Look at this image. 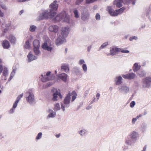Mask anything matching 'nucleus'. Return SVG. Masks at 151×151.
Listing matches in <instances>:
<instances>
[{"mask_svg": "<svg viewBox=\"0 0 151 151\" xmlns=\"http://www.w3.org/2000/svg\"><path fill=\"white\" fill-rule=\"evenodd\" d=\"M0 6L4 9H6V8L5 5L4 4L3 2L0 1Z\"/></svg>", "mask_w": 151, "mask_h": 151, "instance_id": "3c124183", "label": "nucleus"}, {"mask_svg": "<svg viewBox=\"0 0 151 151\" xmlns=\"http://www.w3.org/2000/svg\"><path fill=\"white\" fill-rule=\"evenodd\" d=\"M24 12V11L23 10H21L19 12V14L21 15Z\"/></svg>", "mask_w": 151, "mask_h": 151, "instance_id": "774afa93", "label": "nucleus"}, {"mask_svg": "<svg viewBox=\"0 0 151 151\" xmlns=\"http://www.w3.org/2000/svg\"><path fill=\"white\" fill-rule=\"evenodd\" d=\"M63 12L60 14L57 15L55 18L54 20L56 21H59L62 20L63 19Z\"/></svg>", "mask_w": 151, "mask_h": 151, "instance_id": "5701e85b", "label": "nucleus"}, {"mask_svg": "<svg viewBox=\"0 0 151 151\" xmlns=\"http://www.w3.org/2000/svg\"><path fill=\"white\" fill-rule=\"evenodd\" d=\"M71 94L72 95L71 101L73 102L74 101L76 98L77 94L75 91H73L72 92Z\"/></svg>", "mask_w": 151, "mask_h": 151, "instance_id": "7c9ffc66", "label": "nucleus"}, {"mask_svg": "<svg viewBox=\"0 0 151 151\" xmlns=\"http://www.w3.org/2000/svg\"><path fill=\"white\" fill-rule=\"evenodd\" d=\"M42 132H39L37 135L36 137V139L37 140H39L42 138Z\"/></svg>", "mask_w": 151, "mask_h": 151, "instance_id": "49530a36", "label": "nucleus"}, {"mask_svg": "<svg viewBox=\"0 0 151 151\" xmlns=\"http://www.w3.org/2000/svg\"><path fill=\"white\" fill-rule=\"evenodd\" d=\"M108 42H106L103 43L100 47L99 49H101L105 47H106L108 45Z\"/></svg>", "mask_w": 151, "mask_h": 151, "instance_id": "864d4df0", "label": "nucleus"}, {"mask_svg": "<svg viewBox=\"0 0 151 151\" xmlns=\"http://www.w3.org/2000/svg\"><path fill=\"white\" fill-rule=\"evenodd\" d=\"M80 7L81 9L82 10L81 12V19L83 21H86L89 18V16L88 9L87 8L84 6H81Z\"/></svg>", "mask_w": 151, "mask_h": 151, "instance_id": "f03ea898", "label": "nucleus"}, {"mask_svg": "<svg viewBox=\"0 0 151 151\" xmlns=\"http://www.w3.org/2000/svg\"><path fill=\"white\" fill-rule=\"evenodd\" d=\"M82 67L83 71L85 73L87 71V69L86 65V64L83 65H82Z\"/></svg>", "mask_w": 151, "mask_h": 151, "instance_id": "37998d69", "label": "nucleus"}, {"mask_svg": "<svg viewBox=\"0 0 151 151\" xmlns=\"http://www.w3.org/2000/svg\"><path fill=\"white\" fill-rule=\"evenodd\" d=\"M57 2L56 1H54L50 6V10H51V13L52 12H54L53 11H56L57 10L58 4H57Z\"/></svg>", "mask_w": 151, "mask_h": 151, "instance_id": "9b49d317", "label": "nucleus"}, {"mask_svg": "<svg viewBox=\"0 0 151 151\" xmlns=\"http://www.w3.org/2000/svg\"><path fill=\"white\" fill-rule=\"evenodd\" d=\"M60 109V106L59 103H56L54 105V110L55 111H58Z\"/></svg>", "mask_w": 151, "mask_h": 151, "instance_id": "c9c22d12", "label": "nucleus"}, {"mask_svg": "<svg viewBox=\"0 0 151 151\" xmlns=\"http://www.w3.org/2000/svg\"><path fill=\"white\" fill-rule=\"evenodd\" d=\"M52 91L54 93L53 94V97L52 99V100L55 101L57 100V98L58 96L61 97V95L60 92L57 91L55 88L53 89Z\"/></svg>", "mask_w": 151, "mask_h": 151, "instance_id": "9d476101", "label": "nucleus"}, {"mask_svg": "<svg viewBox=\"0 0 151 151\" xmlns=\"http://www.w3.org/2000/svg\"><path fill=\"white\" fill-rule=\"evenodd\" d=\"M135 75L132 73H130L129 74V79H134L135 77Z\"/></svg>", "mask_w": 151, "mask_h": 151, "instance_id": "58836bf2", "label": "nucleus"}, {"mask_svg": "<svg viewBox=\"0 0 151 151\" xmlns=\"http://www.w3.org/2000/svg\"><path fill=\"white\" fill-rule=\"evenodd\" d=\"M110 54H107V55H114L120 51V49L115 47H112L110 48Z\"/></svg>", "mask_w": 151, "mask_h": 151, "instance_id": "1a4fd4ad", "label": "nucleus"}, {"mask_svg": "<svg viewBox=\"0 0 151 151\" xmlns=\"http://www.w3.org/2000/svg\"><path fill=\"white\" fill-rule=\"evenodd\" d=\"M24 47L26 49H29L30 48V46L29 42L28 41H27Z\"/></svg>", "mask_w": 151, "mask_h": 151, "instance_id": "a19ab883", "label": "nucleus"}, {"mask_svg": "<svg viewBox=\"0 0 151 151\" xmlns=\"http://www.w3.org/2000/svg\"><path fill=\"white\" fill-rule=\"evenodd\" d=\"M39 47L34 48L33 50L35 55H38L40 53V52L39 49Z\"/></svg>", "mask_w": 151, "mask_h": 151, "instance_id": "72a5a7b5", "label": "nucleus"}, {"mask_svg": "<svg viewBox=\"0 0 151 151\" xmlns=\"http://www.w3.org/2000/svg\"><path fill=\"white\" fill-rule=\"evenodd\" d=\"M120 92L124 94H127L129 92V88L125 85H122L118 87Z\"/></svg>", "mask_w": 151, "mask_h": 151, "instance_id": "0eeeda50", "label": "nucleus"}, {"mask_svg": "<svg viewBox=\"0 0 151 151\" xmlns=\"http://www.w3.org/2000/svg\"><path fill=\"white\" fill-rule=\"evenodd\" d=\"M17 104L14 103L12 108L9 111V113L11 114L13 113L15 109L17 107Z\"/></svg>", "mask_w": 151, "mask_h": 151, "instance_id": "473e14b6", "label": "nucleus"}, {"mask_svg": "<svg viewBox=\"0 0 151 151\" xmlns=\"http://www.w3.org/2000/svg\"><path fill=\"white\" fill-rule=\"evenodd\" d=\"M87 132L86 130L85 129L81 130L78 132V133L81 136H83Z\"/></svg>", "mask_w": 151, "mask_h": 151, "instance_id": "ea45409f", "label": "nucleus"}, {"mask_svg": "<svg viewBox=\"0 0 151 151\" xmlns=\"http://www.w3.org/2000/svg\"><path fill=\"white\" fill-rule=\"evenodd\" d=\"M3 74L5 77L8 75V70L6 68H4Z\"/></svg>", "mask_w": 151, "mask_h": 151, "instance_id": "79ce46f5", "label": "nucleus"}, {"mask_svg": "<svg viewBox=\"0 0 151 151\" xmlns=\"http://www.w3.org/2000/svg\"><path fill=\"white\" fill-rule=\"evenodd\" d=\"M69 32L68 27H62L61 30V33L55 41V43L57 45H59L65 43L66 41V38L67 37Z\"/></svg>", "mask_w": 151, "mask_h": 151, "instance_id": "f257e3e1", "label": "nucleus"}, {"mask_svg": "<svg viewBox=\"0 0 151 151\" xmlns=\"http://www.w3.org/2000/svg\"><path fill=\"white\" fill-rule=\"evenodd\" d=\"M61 70L66 73L69 72V68L68 64H64L61 66Z\"/></svg>", "mask_w": 151, "mask_h": 151, "instance_id": "aec40b11", "label": "nucleus"}, {"mask_svg": "<svg viewBox=\"0 0 151 151\" xmlns=\"http://www.w3.org/2000/svg\"><path fill=\"white\" fill-rule=\"evenodd\" d=\"M37 58V57L33 55L31 52H29L27 55V60L28 62H30Z\"/></svg>", "mask_w": 151, "mask_h": 151, "instance_id": "2eb2a0df", "label": "nucleus"}, {"mask_svg": "<svg viewBox=\"0 0 151 151\" xmlns=\"http://www.w3.org/2000/svg\"><path fill=\"white\" fill-rule=\"evenodd\" d=\"M3 70V67L2 65H0V73H1Z\"/></svg>", "mask_w": 151, "mask_h": 151, "instance_id": "338daca9", "label": "nucleus"}, {"mask_svg": "<svg viewBox=\"0 0 151 151\" xmlns=\"http://www.w3.org/2000/svg\"><path fill=\"white\" fill-rule=\"evenodd\" d=\"M23 93H22L21 94L19 95L17 97V99L16 101H15L14 103L16 104H17L18 103L19 101L21 99L22 97L23 96Z\"/></svg>", "mask_w": 151, "mask_h": 151, "instance_id": "f704fd0d", "label": "nucleus"}, {"mask_svg": "<svg viewBox=\"0 0 151 151\" xmlns=\"http://www.w3.org/2000/svg\"><path fill=\"white\" fill-rule=\"evenodd\" d=\"M85 61L83 59H80L78 61V64L80 65L85 64Z\"/></svg>", "mask_w": 151, "mask_h": 151, "instance_id": "09e8293b", "label": "nucleus"}, {"mask_svg": "<svg viewBox=\"0 0 151 151\" xmlns=\"http://www.w3.org/2000/svg\"><path fill=\"white\" fill-rule=\"evenodd\" d=\"M91 46H88V49H87L88 51V52H89L90 51V50L91 49Z\"/></svg>", "mask_w": 151, "mask_h": 151, "instance_id": "69168bd1", "label": "nucleus"}, {"mask_svg": "<svg viewBox=\"0 0 151 151\" xmlns=\"http://www.w3.org/2000/svg\"><path fill=\"white\" fill-rule=\"evenodd\" d=\"M9 40L12 43H14L16 41V39L15 37L12 35H9Z\"/></svg>", "mask_w": 151, "mask_h": 151, "instance_id": "a878e982", "label": "nucleus"}, {"mask_svg": "<svg viewBox=\"0 0 151 151\" xmlns=\"http://www.w3.org/2000/svg\"><path fill=\"white\" fill-rule=\"evenodd\" d=\"M137 39V37L136 36H134L131 37L129 38V40L130 41H132L133 40H136Z\"/></svg>", "mask_w": 151, "mask_h": 151, "instance_id": "13d9d810", "label": "nucleus"}, {"mask_svg": "<svg viewBox=\"0 0 151 151\" xmlns=\"http://www.w3.org/2000/svg\"><path fill=\"white\" fill-rule=\"evenodd\" d=\"M63 19L62 21L66 22L68 23H70L71 20L70 19L69 15L67 14L65 11H63Z\"/></svg>", "mask_w": 151, "mask_h": 151, "instance_id": "4468645a", "label": "nucleus"}, {"mask_svg": "<svg viewBox=\"0 0 151 151\" xmlns=\"http://www.w3.org/2000/svg\"><path fill=\"white\" fill-rule=\"evenodd\" d=\"M124 9V8L122 7L118 10H116V11L117 12H118L119 13V14L122 13L123 12Z\"/></svg>", "mask_w": 151, "mask_h": 151, "instance_id": "8fccbe9b", "label": "nucleus"}, {"mask_svg": "<svg viewBox=\"0 0 151 151\" xmlns=\"http://www.w3.org/2000/svg\"><path fill=\"white\" fill-rule=\"evenodd\" d=\"M122 77L121 76H117L115 78V81L116 85H119L122 83Z\"/></svg>", "mask_w": 151, "mask_h": 151, "instance_id": "4be33fe9", "label": "nucleus"}, {"mask_svg": "<svg viewBox=\"0 0 151 151\" xmlns=\"http://www.w3.org/2000/svg\"><path fill=\"white\" fill-rule=\"evenodd\" d=\"M58 27L56 25H51L49 27V30L50 31L55 33L57 32L58 31Z\"/></svg>", "mask_w": 151, "mask_h": 151, "instance_id": "6ab92c4d", "label": "nucleus"}, {"mask_svg": "<svg viewBox=\"0 0 151 151\" xmlns=\"http://www.w3.org/2000/svg\"><path fill=\"white\" fill-rule=\"evenodd\" d=\"M73 13L74 14L75 17L77 18L80 17V14L78 10L77 9H74L73 11Z\"/></svg>", "mask_w": 151, "mask_h": 151, "instance_id": "2f4dec72", "label": "nucleus"}, {"mask_svg": "<svg viewBox=\"0 0 151 151\" xmlns=\"http://www.w3.org/2000/svg\"><path fill=\"white\" fill-rule=\"evenodd\" d=\"M142 86L144 88H148L151 86V77H146L144 78L142 81Z\"/></svg>", "mask_w": 151, "mask_h": 151, "instance_id": "20e7f679", "label": "nucleus"}, {"mask_svg": "<svg viewBox=\"0 0 151 151\" xmlns=\"http://www.w3.org/2000/svg\"><path fill=\"white\" fill-rule=\"evenodd\" d=\"M58 77L61 79L63 81L66 82L68 75L64 73H63L58 75Z\"/></svg>", "mask_w": 151, "mask_h": 151, "instance_id": "412c9836", "label": "nucleus"}, {"mask_svg": "<svg viewBox=\"0 0 151 151\" xmlns=\"http://www.w3.org/2000/svg\"><path fill=\"white\" fill-rule=\"evenodd\" d=\"M108 10L109 14L111 16H116L119 14V13L117 12L116 10L115 11H114L110 7H108Z\"/></svg>", "mask_w": 151, "mask_h": 151, "instance_id": "dca6fc26", "label": "nucleus"}, {"mask_svg": "<svg viewBox=\"0 0 151 151\" xmlns=\"http://www.w3.org/2000/svg\"><path fill=\"white\" fill-rule=\"evenodd\" d=\"M26 98L28 102L30 104H33L35 101V97L33 93L29 92L25 93Z\"/></svg>", "mask_w": 151, "mask_h": 151, "instance_id": "39448f33", "label": "nucleus"}, {"mask_svg": "<svg viewBox=\"0 0 151 151\" xmlns=\"http://www.w3.org/2000/svg\"><path fill=\"white\" fill-rule=\"evenodd\" d=\"M84 0H76L75 4L77 5H79L81 4Z\"/></svg>", "mask_w": 151, "mask_h": 151, "instance_id": "c03bdc74", "label": "nucleus"}, {"mask_svg": "<svg viewBox=\"0 0 151 151\" xmlns=\"http://www.w3.org/2000/svg\"><path fill=\"white\" fill-rule=\"evenodd\" d=\"M43 14L42 13L40 14L39 16L37 18L38 20H40L45 18Z\"/></svg>", "mask_w": 151, "mask_h": 151, "instance_id": "603ef678", "label": "nucleus"}, {"mask_svg": "<svg viewBox=\"0 0 151 151\" xmlns=\"http://www.w3.org/2000/svg\"><path fill=\"white\" fill-rule=\"evenodd\" d=\"M51 73V72L49 71L47 73L46 75L42 74L41 75L42 77L41 78L42 81L43 82H45L52 80L53 78V77L52 76V75Z\"/></svg>", "mask_w": 151, "mask_h": 151, "instance_id": "423d86ee", "label": "nucleus"}, {"mask_svg": "<svg viewBox=\"0 0 151 151\" xmlns=\"http://www.w3.org/2000/svg\"><path fill=\"white\" fill-rule=\"evenodd\" d=\"M37 29V27L34 25H31L29 28V30L31 32H34Z\"/></svg>", "mask_w": 151, "mask_h": 151, "instance_id": "4c0bfd02", "label": "nucleus"}, {"mask_svg": "<svg viewBox=\"0 0 151 151\" xmlns=\"http://www.w3.org/2000/svg\"><path fill=\"white\" fill-rule=\"evenodd\" d=\"M43 16L45 18H52L55 15L56 13L55 12H52V13H51V10L49 12L48 11H45L42 12Z\"/></svg>", "mask_w": 151, "mask_h": 151, "instance_id": "6e6552de", "label": "nucleus"}, {"mask_svg": "<svg viewBox=\"0 0 151 151\" xmlns=\"http://www.w3.org/2000/svg\"><path fill=\"white\" fill-rule=\"evenodd\" d=\"M135 104V103L134 101H132L130 104V106L131 108L133 107Z\"/></svg>", "mask_w": 151, "mask_h": 151, "instance_id": "6e6d98bb", "label": "nucleus"}, {"mask_svg": "<svg viewBox=\"0 0 151 151\" xmlns=\"http://www.w3.org/2000/svg\"><path fill=\"white\" fill-rule=\"evenodd\" d=\"M122 53H128L129 52V51L128 50H122L120 49V51Z\"/></svg>", "mask_w": 151, "mask_h": 151, "instance_id": "bf43d9fd", "label": "nucleus"}, {"mask_svg": "<svg viewBox=\"0 0 151 151\" xmlns=\"http://www.w3.org/2000/svg\"><path fill=\"white\" fill-rule=\"evenodd\" d=\"M147 126V124L145 122H143L141 125L140 129L143 132L146 131V129Z\"/></svg>", "mask_w": 151, "mask_h": 151, "instance_id": "b1692460", "label": "nucleus"}, {"mask_svg": "<svg viewBox=\"0 0 151 151\" xmlns=\"http://www.w3.org/2000/svg\"><path fill=\"white\" fill-rule=\"evenodd\" d=\"M138 119H137L136 117L135 118H133L132 119V124H135L136 122Z\"/></svg>", "mask_w": 151, "mask_h": 151, "instance_id": "4d7b16f0", "label": "nucleus"}, {"mask_svg": "<svg viewBox=\"0 0 151 151\" xmlns=\"http://www.w3.org/2000/svg\"><path fill=\"white\" fill-rule=\"evenodd\" d=\"M96 19V20H99L100 19V16L99 14L97 13L96 14L95 16Z\"/></svg>", "mask_w": 151, "mask_h": 151, "instance_id": "5fc2aeb1", "label": "nucleus"}, {"mask_svg": "<svg viewBox=\"0 0 151 151\" xmlns=\"http://www.w3.org/2000/svg\"><path fill=\"white\" fill-rule=\"evenodd\" d=\"M42 48L48 51L51 52L52 50V48L49 46L47 42H45L42 44Z\"/></svg>", "mask_w": 151, "mask_h": 151, "instance_id": "f3484780", "label": "nucleus"}, {"mask_svg": "<svg viewBox=\"0 0 151 151\" xmlns=\"http://www.w3.org/2000/svg\"><path fill=\"white\" fill-rule=\"evenodd\" d=\"M140 68V66L138 65V64L136 63L134 64L133 67V69L134 71L136 72Z\"/></svg>", "mask_w": 151, "mask_h": 151, "instance_id": "c85d7f7f", "label": "nucleus"}, {"mask_svg": "<svg viewBox=\"0 0 151 151\" xmlns=\"http://www.w3.org/2000/svg\"><path fill=\"white\" fill-rule=\"evenodd\" d=\"M139 75L141 77H144L146 75V73L143 70H141L138 72Z\"/></svg>", "mask_w": 151, "mask_h": 151, "instance_id": "e433bc0d", "label": "nucleus"}, {"mask_svg": "<svg viewBox=\"0 0 151 151\" xmlns=\"http://www.w3.org/2000/svg\"><path fill=\"white\" fill-rule=\"evenodd\" d=\"M123 2L125 3L124 0H115L113 4L116 6L120 8L122 6Z\"/></svg>", "mask_w": 151, "mask_h": 151, "instance_id": "a211bd4d", "label": "nucleus"}, {"mask_svg": "<svg viewBox=\"0 0 151 151\" xmlns=\"http://www.w3.org/2000/svg\"><path fill=\"white\" fill-rule=\"evenodd\" d=\"M100 96V95L99 93H98L96 94V96L97 97V100H98L99 99Z\"/></svg>", "mask_w": 151, "mask_h": 151, "instance_id": "680f3d73", "label": "nucleus"}, {"mask_svg": "<svg viewBox=\"0 0 151 151\" xmlns=\"http://www.w3.org/2000/svg\"><path fill=\"white\" fill-rule=\"evenodd\" d=\"M128 76H129V74H127L125 75H122V77H123V78H124L129 79Z\"/></svg>", "mask_w": 151, "mask_h": 151, "instance_id": "052dcab7", "label": "nucleus"}, {"mask_svg": "<svg viewBox=\"0 0 151 151\" xmlns=\"http://www.w3.org/2000/svg\"><path fill=\"white\" fill-rule=\"evenodd\" d=\"M49 114L47 116V118H53L55 117L56 115V112L53 111L52 109L49 110Z\"/></svg>", "mask_w": 151, "mask_h": 151, "instance_id": "bb28decb", "label": "nucleus"}, {"mask_svg": "<svg viewBox=\"0 0 151 151\" xmlns=\"http://www.w3.org/2000/svg\"><path fill=\"white\" fill-rule=\"evenodd\" d=\"M97 0H85L86 3V4H90L93 3Z\"/></svg>", "mask_w": 151, "mask_h": 151, "instance_id": "de8ad7c7", "label": "nucleus"}, {"mask_svg": "<svg viewBox=\"0 0 151 151\" xmlns=\"http://www.w3.org/2000/svg\"><path fill=\"white\" fill-rule=\"evenodd\" d=\"M71 94L69 92L66 95L64 100V104H61V108L63 111L65 110V108H68L70 101Z\"/></svg>", "mask_w": 151, "mask_h": 151, "instance_id": "7ed1b4c3", "label": "nucleus"}, {"mask_svg": "<svg viewBox=\"0 0 151 151\" xmlns=\"http://www.w3.org/2000/svg\"><path fill=\"white\" fill-rule=\"evenodd\" d=\"M34 48L39 47L40 43L39 41L37 40H35L33 42Z\"/></svg>", "mask_w": 151, "mask_h": 151, "instance_id": "c756f323", "label": "nucleus"}, {"mask_svg": "<svg viewBox=\"0 0 151 151\" xmlns=\"http://www.w3.org/2000/svg\"><path fill=\"white\" fill-rule=\"evenodd\" d=\"M129 136L136 142L137 138L139 137V134L137 132L135 131H133L130 133Z\"/></svg>", "mask_w": 151, "mask_h": 151, "instance_id": "f8f14e48", "label": "nucleus"}, {"mask_svg": "<svg viewBox=\"0 0 151 151\" xmlns=\"http://www.w3.org/2000/svg\"><path fill=\"white\" fill-rule=\"evenodd\" d=\"M2 45L3 47L5 49L8 48L10 46L9 42L6 40H5L3 41Z\"/></svg>", "mask_w": 151, "mask_h": 151, "instance_id": "393cba45", "label": "nucleus"}, {"mask_svg": "<svg viewBox=\"0 0 151 151\" xmlns=\"http://www.w3.org/2000/svg\"><path fill=\"white\" fill-rule=\"evenodd\" d=\"M142 114H139V115L137 116H136V118L137 119H138L139 118L142 117Z\"/></svg>", "mask_w": 151, "mask_h": 151, "instance_id": "e2e57ef3", "label": "nucleus"}, {"mask_svg": "<svg viewBox=\"0 0 151 151\" xmlns=\"http://www.w3.org/2000/svg\"><path fill=\"white\" fill-rule=\"evenodd\" d=\"M135 0H124V1H125V3L132 2L133 4H135Z\"/></svg>", "mask_w": 151, "mask_h": 151, "instance_id": "a18cd8bd", "label": "nucleus"}, {"mask_svg": "<svg viewBox=\"0 0 151 151\" xmlns=\"http://www.w3.org/2000/svg\"><path fill=\"white\" fill-rule=\"evenodd\" d=\"M4 135L0 133V138L2 139V138H4Z\"/></svg>", "mask_w": 151, "mask_h": 151, "instance_id": "0e129e2a", "label": "nucleus"}, {"mask_svg": "<svg viewBox=\"0 0 151 151\" xmlns=\"http://www.w3.org/2000/svg\"><path fill=\"white\" fill-rule=\"evenodd\" d=\"M125 142L127 145L131 146L135 142L128 136L125 138Z\"/></svg>", "mask_w": 151, "mask_h": 151, "instance_id": "ddd939ff", "label": "nucleus"}, {"mask_svg": "<svg viewBox=\"0 0 151 151\" xmlns=\"http://www.w3.org/2000/svg\"><path fill=\"white\" fill-rule=\"evenodd\" d=\"M13 70H12L11 74L10 77V78L8 79V81L6 82V83H7L8 82L10 81L11 80L12 78L13 77L14 75H15L16 71V69L14 67H13Z\"/></svg>", "mask_w": 151, "mask_h": 151, "instance_id": "cd10ccee", "label": "nucleus"}]
</instances>
